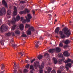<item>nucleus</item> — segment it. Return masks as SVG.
<instances>
[{
  "mask_svg": "<svg viewBox=\"0 0 73 73\" xmlns=\"http://www.w3.org/2000/svg\"><path fill=\"white\" fill-rule=\"evenodd\" d=\"M64 33L66 36L67 37H69L71 34V31L67 28H65L62 29V31H59V34L62 38H64L66 37V36L64 35Z\"/></svg>",
  "mask_w": 73,
  "mask_h": 73,
  "instance_id": "f257e3e1",
  "label": "nucleus"
},
{
  "mask_svg": "<svg viewBox=\"0 0 73 73\" xmlns=\"http://www.w3.org/2000/svg\"><path fill=\"white\" fill-rule=\"evenodd\" d=\"M56 51L57 52H60L61 51V49L59 47H57L56 48L50 49L48 50V52L50 53H52L55 52Z\"/></svg>",
  "mask_w": 73,
  "mask_h": 73,
  "instance_id": "f03ea898",
  "label": "nucleus"
},
{
  "mask_svg": "<svg viewBox=\"0 0 73 73\" xmlns=\"http://www.w3.org/2000/svg\"><path fill=\"white\" fill-rule=\"evenodd\" d=\"M0 31L2 32H4V31H8V26L7 25L4 26V25H3L0 28Z\"/></svg>",
  "mask_w": 73,
  "mask_h": 73,
  "instance_id": "7ed1b4c3",
  "label": "nucleus"
},
{
  "mask_svg": "<svg viewBox=\"0 0 73 73\" xmlns=\"http://www.w3.org/2000/svg\"><path fill=\"white\" fill-rule=\"evenodd\" d=\"M16 22V18L14 17L13 18L12 21H8V24L10 26L11 25V24H13V25H14L15 24V23Z\"/></svg>",
  "mask_w": 73,
  "mask_h": 73,
  "instance_id": "20e7f679",
  "label": "nucleus"
},
{
  "mask_svg": "<svg viewBox=\"0 0 73 73\" xmlns=\"http://www.w3.org/2000/svg\"><path fill=\"white\" fill-rule=\"evenodd\" d=\"M27 17H27V16H26L25 18L26 19L27 23H29V22H30V21H31L30 19H31L32 18V15H31L30 14H28Z\"/></svg>",
  "mask_w": 73,
  "mask_h": 73,
  "instance_id": "39448f33",
  "label": "nucleus"
},
{
  "mask_svg": "<svg viewBox=\"0 0 73 73\" xmlns=\"http://www.w3.org/2000/svg\"><path fill=\"white\" fill-rule=\"evenodd\" d=\"M11 11L10 10H8L7 11V17L8 18V19H9V18H11V16H9L10 15H11Z\"/></svg>",
  "mask_w": 73,
  "mask_h": 73,
  "instance_id": "423d86ee",
  "label": "nucleus"
},
{
  "mask_svg": "<svg viewBox=\"0 0 73 73\" xmlns=\"http://www.w3.org/2000/svg\"><path fill=\"white\" fill-rule=\"evenodd\" d=\"M10 44H12V46L14 48H15V47H16V46H17V44H15V42H14V41H13V40H11Z\"/></svg>",
  "mask_w": 73,
  "mask_h": 73,
  "instance_id": "0eeeda50",
  "label": "nucleus"
},
{
  "mask_svg": "<svg viewBox=\"0 0 73 73\" xmlns=\"http://www.w3.org/2000/svg\"><path fill=\"white\" fill-rule=\"evenodd\" d=\"M12 35L13 36H15V33L13 32L11 33V32H9L5 34V36H9Z\"/></svg>",
  "mask_w": 73,
  "mask_h": 73,
  "instance_id": "6e6552de",
  "label": "nucleus"
},
{
  "mask_svg": "<svg viewBox=\"0 0 73 73\" xmlns=\"http://www.w3.org/2000/svg\"><path fill=\"white\" fill-rule=\"evenodd\" d=\"M5 9L4 7L2 8L1 9H0V15L2 16L3 15V12H5Z\"/></svg>",
  "mask_w": 73,
  "mask_h": 73,
  "instance_id": "1a4fd4ad",
  "label": "nucleus"
},
{
  "mask_svg": "<svg viewBox=\"0 0 73 73\" xmlns=\"http://www.w3.org/2000/svg\"><path fill=\"white\" fill-rule=\"evenodd\" d=\"M66 66L65 68L66 69V70L67 71H68L69 70V67L68 66H69V67L70 68L72 66V64L71 63H68L66 65Z\"/></svg>",
  "mask_w": 73,
  "mask_h": 73,
  "instance_id": "9d476101",
  "label": "nucleus"
},
{
  "mask_svg": "<svg viewBox=\"0 0 73 73\" xmlns=\"http://www.w3.org/2000/svg\"><path fill=\"white\" fill-rule=\"evenodd\" d=\"M17 8L16 7H14V12H13V16L14 17L17 15Z\"/></svg>",
  "mask_w": 73,
  "mask_h": 73,
  "instance_id": "9b49d317",
  "label": "nucleus"
},
{
  "mask_svg": "<svg viewBox=\"0 0 73 73\" xmlns=\"http://www.w3.org/2000/svg\"><path fill=\"white\" fill-rule=\"evenodd\" d=\"M63 54L65 57H69L70 56V54L68 51L64 52Z\"/></svg>",
  "mask_w": 73,
  "mask_h": 73,
  "instance_id": "f8f14e48",
  "label": "nucleus"
},
{
  "mask_svg": "<svg viewBox=\"0 0 73 73\" xmlns=\"http://www.w3.org/2000/svg\"><path fill=\"white\" fill-rule=\"evenodd\" d=\"M2 3L3 5H5V7L7 8H8V5H7V2H5V0H3V1H2Z\"/></svg>",
  "mask_w": 73,
  "mask_h": 73,
  "instance_id": "ddd939ff",
  "label": "nucleus"
},
{
  "mask_svg": "<svg viewBox=\"0 0 73 73\" xmlns=\"http://www.w3.org/2000/svg\"><path fill=\"white\" fill-rule=\"evenodd\" d=\"M39 63V62L38 61L34 63V66L35 68H37V66H39V64H38Z\"/></svg>",
  "mask_w": 73,
  "mask_h": 73,
  "instance_id": "4468645a",
  "label": "nucleus"
},
{
  "mask_svg": "<svg viewBox=\"0 0 73 73\" xmlns=\"http://www.w3.org/2000/svg\"><path fill=\"white\" fill-rule=\"evenodd\" d=\"M60 31V27H57L56 29L55 30V33H57V34H58V32Z\"/></svg>",
  "mask_w": 73,
  "mask_h": 73,
  "instance_id": "2eb2a0df",
  "label": "nucleus"
},
{
  "mask_svg": "<svg viewBox=\"0 0 73 73\" xmlns=\"http://www.w3.org/2000/svg\"><path fill=\"white\" fill-rule=\"evenodd\" d=\"M64 43L65 44H66V45H68V44L70 43V40L68 39H67L66 40L64 41Z\"/></svg>",
  "mask_w": 73,
  "mask_h": 73,
  "instance_id": "dca6fc26",
  "label": "nucleus"
},
{
  "mask_svg": "<svg viewBox=\"0 0 73 73\" xmlns=\"http://www.w3.org/2000/svg\"><path fill=\"white\" fill-rule=\"evenodd\" d=\"M29 31H30L31 32H35V30L34 29V27H30L28 29Z\"/></svg>",
  "mask_w": 73,
  "mask_h": 73,
  "instance_id": "f3484780",
  "label": "nucleus"
},
{
  "mask_svg": "<svg viewBox=\"0 0 73 73\" xmlns=\"http://www.w3.org/2000/svg\"><path fill=\"white\" fill-rule=\"evenodd\" d=\"M44 63L42 62L41 64V65L39 66V68L40 69H42L44 68Z\"/></svg>",
  "mask_w": 73,
  "mask_h": 73,
  "instance_id": "a211bd4d",
  "label": "nucleus"
},
{
  "mask_svg": "<svg viewBox=\"0 0 73 73\" xmlns=\"http://www.w3.org/2000/svg\"><path fill=\"white\" fill-rule=\"evenodd\" d=\"M39 41H38L37 42H36L35 43V47H36V48H38V46H39L38 44H40V43H39Z\"/></svg>",
  "mask_w": 73,
  "mask_h": 73,
  "instance_id": "6ab92c4d",
  "label": "nucleus"
},
{
  "mask_svg": "<svg viewBox=\"0 0 73 73\" xmlns=\"http://www.w3.org/2000/svg\"><path fill=\"white\" fill-rule=\"evenodd\" d=\"M19 27L21 30H23V29H24V25L23 24H21L19 26Z\"/></svg>",
  "mask_w": 73,
  "mask_h": 73,
  "instance_id": "aec40b11",
  "label": "nucleus"
},
{
  "mask_svg": "<svg viewBox=\"0 0 73 73\" xmlns=\"http://www.w3.org/2000/svg\"><path fill=\"white\" fill-rule=\"evenodd\" d=\"M47 69L48 73H50L52 70V68H50L49 67H47L46 68Z\"/></svg>",
  "mask_w": 73,
  "mask_h": 73,
  "instance_id": "412c9836",
  "label": "nucleus"
},
{
  "mask_svg": "<svg viewBox=\"0 0 73 73\" xmlns=\"http://www.w3.org/2000/svg\"><path fill=\"white\" fill-rule=\"evenodd\" d=\"M20 15H22L23 14L24 15H25V11H21L19 12Z\"/></svg>",
  "mask_w": 73,
  "mask_h": 73,
  "instance_id": "4be33fe9",
  "label": "nucleus"
},
{
  "mask_svg": "<svg viewBox=\"0 0 73 73\" xmlns=\"http://www.w3.org/2000/svg\"><path fill=\"white\" fill-rule=\"evenodd\" d=\"M42 57H43V56L40 55H39L37 57L38 59L39 60L42 59Z\"/></svg>",
  "mask_w": 73,
  "mask_h": 73,
  "instance_id": "5701e85b",
  "label": "nucleus"
},
{
  "mask_svg": "<svg viewBox=\"0 0 73 73\" xmlns=\"http://www.w3.org/2000/svg\"><path fill=\"white\" fill-rule=\"evenodd\" d=\"M44 56L46 57L47 58H49V54L48 53H46L44 54Z\"/></svg>",
  "mask_w": 73,
  "mask_h": 73,
  "instance_id": "b1692460",
  "label": "nucleus"
},
{
  "mask_svg": "<svg viewBox=\"0 0 73 73\" xmlns=\"http://www.w3.org/2000/svg\"><path fill=\"white\" fill-rule=\"evenodd\" d=\"M15 33V34H17V35H20V32L19 30H16Z\"/></svg>",
  "mask_w": 73,
  "mask_h": 73,
  "instance_id": "393cba45",
  "label": "nucleus"
},
{
  "mask_svg": "<svg viewBox=\"0 0 73 73\" xmlns=\"http://www.w3.org/2000/svg\"><path fill=\"white\" fill-rule=\"evenodd\" d=\"M27 33L28 35H31L32 33H31V31L28 29V30L27 31Z\"/></svg>",
  "mask_w": 73,
  "mask_h": 73,
  "instance_id": "a878e982",
  "label": "nucleus"
},
{
  "mask_svg": "<svg viewBox=\"0 0 73 73\" xmlns=\"http://www.w3.org/2000/svg\"><path fill=\"white\" fill-rule=\"evenodd\" d=\"M53 59L54 60L55 64H56L57 62V60L54 58H53Z\"/></svg>",
  "mask_w": 73,
  "mask_h": 73,
  "instance_id": "bb28decb",
  "label": "nucleus"
},
{
  "mask_svg": "<svg viewBox=\"0 0 73 73\" xmlns=\"http://www.w3.org/2000/svg\"><path fill=\"white\" fill-rule=\"evenodd\" d=\"M71 61V59L69 58L67 60L65 61V63H68V62H70Z\"/></svg>",
  "mask_w": 73,
  "mask_h": 73,
  "instance_id": "cd10ccee",
  "label": "nucleus"
},
{
  "mask_svg": "<svg viewBox=\"0 0 73 73\" xmlns=\"http://www.w3.org/2000/svg\"><path fill=\"white\" fill-rule=\"evenodd\" d=\"M20 19V17L19 15H18L16 17L17 21H19Z\"/></svg>",
  "mask_w": 73,
  "mask_h": 73,
  "instance_id": "c85d7f7f",
  "label": "nucleus"
},
{
  "mask_svg": "<svg viewBox=\"0 0 73 73\" xmlns=\"http://www.w3.org/2000/svg\"><path fill=\"white\" fill-rule=\"evenodd\" d=\"M63 60L62 59H60L59 60V64H62V62Z\"/></svg>",
  "mask_w": 73,
  "mask_h": 73,
  "instance_id": "c756f323",
  "label": "nucleus"
},
{
  "mask_svg": "<svg viewBox=\"0 0 73 73\" xmlns=\"http://www.w3.org/2000/svg\"><path fill=\"white\" fill-rule=\"evenodd\" d=\"M17 25H14L13 26V27L12 29L14 31L15 30V29L16 28V27Z\"/></svg>",
  "mask_w": 73,
  "mask_h": 73,
  "instance_id": "7c9ffc66",
  "label": "nucleus"
},
{
  "mask_svg": "<svg viewBox=\"0 0 73 73\" xmlns=\"http://www.w3.org/2000/svg\"><path fill=\"white\" fill-rule=\"evenodd\" d=\"M59 46L60 47H62L63 46V44L61 42H60V44H59Z\"/></svg>",
  "mask_w": 73,
  "mask_h": 73,
  "instance_id": "2f4dec72",
  "label": "nucleus"
},
{
  "mask_svg": "<svg viewBox=\"0 0 73 73\" xmlns=\"http://www.w3.org/2000/svg\"><path fill=\"white\" fill-rule=\"evenodd\" d=\"M5 68V66L4 64L2 65V66L1 67V69L2 70H3Z\"/></svg>",
  "mask_w": 73,
  "mask_h": 73,
  "instance_id": "473e14b6",
  "label": "nucleus"
},
{
  "mask_svg": "<svg viewBox=\"0 0 73 73\" xmlns=\"http://www.w3.org/2000/svg\"><path fill=\"white\" fill-rule=\"evenodd\" d=\"M30 69H32V70H34V68H33V65H31L30 66Z\"/></svg>",
  "mask_w": 73,
  "mask_h": 73,
  "instance_id": "72a5a7b5",
  "label": "nucleus"
},
{
  "mask_svg": "<svg viewBox=\"0 0 73 73\" xmlns=\"http://www.w3.org/2000/svg\"><path fill=\"white\" fill-rule=\"evenodd\" d=\"M4 40H1L0 42V43H1V44L2 45H4Z\"/></svg>",
  "mask_w": 73,
  "mask_h": 73,
  "instance_id": "f704fd0d",
  "label": "nucleus"
},
{
  "mask_svg": "<svg viewBox=\"0 0 73 73\" xmlns=\"http://www.w3.org/2000/svg\"><path fill=\"white\" fill-rule=\"evenodd\" d=\"M30 27V25H29L27 24L26 25L25 28H29V27Z\"/></svg>",
  "mask_w": 73,
  "mask_h": 73,
  "instance_id": "c9c22d12",
  "label": "nucleus"
},
{
  "mask_svg": "<svg viewBox=\"0 0 73 73\" xmlns=\"http://www.w3.org/2000/svg\"><path fill=\"white\" fill-rule=\"evenodd\" d=\"M25 14H26V12H27V13H29V11L28 10V9H25Z\"/></svg>",
  "mask_w": 73,
  "mask_h": 73,
  "instance_id": "e433bc0d",
  "label": "nucleus"
},
{
  "mask_svg": "<svg viewBox=\"0 0 73 73\" xmlns=\"http://www.w3.org/2000/svg\"><path fill=\"white\" fill-rule=\"evenodd\" d=\"M55 0H50V3H49V4H50V3H54Z\"/></svg>",
  "mask_w": 73,
  "mask_h": 73,
  "instance_id": "4c0bfd02",
  "label": "nucleus"
},
{
  "mask_svg": "<svg viewBox=\"0 0 73 73\" xmlns=\"http://www.w3.org/2000/svg\"><path fill=\"white\" fill-rule=\"evenodd\" d=\"M24 8V6H23L19 7V9L21 10H23Z\"/></svg>",
  "mask_w": 73,
  "mask_h": 73,
  "instance_id": "58836bf2",
  "label": "nucleus"
},
{
  "mask_svg": "<svg viewBox=\"0 0 73 73\" xmlns=\"http://www.w3.org/2000/svg\"><path fill=\"white\" fill-rule=\"evenodd\" d=\"M24 52H23V53L22 52H19V54L21 56H23L24 54Z\"/></svg>",
  "mask_w": 73,
  "mask_h": 73,
  "instance_id": "ea45409f",
  "label": "nucleus"
},
{
  "mask_svg": "<svg viewBox=\"0 0 73 73\" xmlns=\"http://www.w3.org/2000/svg\"><path fill=\"white\" fill-rule=\"evenodd\" d=\"M21 36L22 37H27V35L24 34H23Z\"/></svg>",
  "mask_w": 73,
  "mask_h": 73,
  "instance_id": "a19ab883",
  "label": "nucleus"
},
{
  "mask_svg": "<svg viewBox=\"0 0 73 73\" xmlns=\"http://www.w3.org/2000/svg\"><path fill=\"white\" fill-rule=\"evenodd\" d=\"M20 3H21V4H24L25 3V1H20Z\"/></svg>",
  "mask_w": 73,
  "mask_h": 73,
  "instance_id": "79ce46f5",
  "label": "nucleus"
},
{
  "mask_svg": "<svg viewBox=\"0 0 73 73\" xmlns=\"http://www.w3.org/2000/svg\"><path fill=\"white\" fill-rule=\"evenodd\" d=\"M64 66H60V69L61 70H64Z\"/></svg>",
  "mask_w": 73,
  "mask_h": 73,
  "instance_id": "37998d69",
  "label": "nucleus"
},
{
  "mask_svg": "<svg viewBox=\"0 0 73 73\" xmlns=\"http://www.w3.org/2000/svg\"><path fill=\"white\" fill-rule=\"evenodd\" d=\"M23 72L24 73H27V72H28V70L25 69L23 70Z\"/></svg>",
  "mask_w": 73,
  "mask_h": 73,
  "instance_id": "c03bdc74",
  "label": "nucleus"
},
{
  "mask_svg": "<svg viewBox=\"0 0 73 73\" xmlns=\"http://www.w3.org/2000/svg\"><path fill=\"white\" fill-rule=\"evenodd\" d=\"M36 60V59H35V58H34L33 60H32L31 62V63H33V62H34V61H35Z\"/></svg>",
  "mask_w": 73,
  "mask_h": 73,
  "instance_id": "a18cd8bd",
  "label": "nucleus"
},
{
  "mask_svg": "<svg viewBox=\"0 0 73 73\" xmlns=\"http://www.w3.org/2000/svg\"><path fill=\"white\" fill-rule=\"evenodd\" d=\"M32 12L33 16H35V11L34 10H32Z\"/></svg>",
  "mask_w": 73,
  "mask_h": 73,
  "instance_id": "49530a36",
  "label": "nucleus"
},
{
  "mask_svg": "<svg viewBox=\"0 0 73 73\" xmlns=\"http://www.w3.org/2000/svg\"><path fill=\"white\" fill-rule=\"evenodd\" d=\"M68 47H69V46L68 45H65L64 46V48H68Z\"/></svg>",
  "mask_w": 73,
  "mask_h": 73,
  "instance_id": "de8ad7c7",
  "label": "nucleus"
},
{
  "mask_svg": "<svg viewBox=\"0 0 73 73\" xmlns=\"http://www.w3.org/2000/svg\"><path fill=\"white\" fill-rule=\"evenodd\" d=\"M14 67L15 68H16V67L17 66V65H16V64L15 62H14Z\"/></svg>",
  "mask_w": 73,
  "mask_h": 73,
  "instance_id": "09e8293b",
  "label": "nucleus"
},
{
  "mask_svg": "<svg viewBox=\"0 0 73 73\" xmlns=\"http://www.w3.org/2000/svg\"><path fill=\"white\" fill-rule=\"evenodd\" d=\"M51 73H56V71L54 70H53L51 72Z\"/></svg>",
  "mask_w": 73,
  "mask_h": 73,
  "instance_id": "8fccbe9b",
  "label": "nucleus"
},
{
  "mask_svg": "<svg viewBox=\"0 0 73 73\" xmlns=\"http://www.w3.org/2000/svg\"><path fill=\"white\" fill-rule=\"evenodd\" d=\"M57 73H61V71L60 70H58L57 71ZM62 73H65V72H62Z\"/></svg>",
  "mask_w": 73,
  "mask_h": 73,
  "instance_id": "3c124183",
  "label": "nucleus"
},
{
  "mask_svg": "<svg viewBox=\"0 0 73 73\" xmlns=\"http://www.w3.org/2000/svg\"><path fill=\"white\" fill-rule=\"evenodd\" d=\"M17 73V70L16 69H14V70L13 73Z\"/></svg>",
  "mask_w": 73,
  "mask_h": 73,
  "instance_id": "603ef678",
  "label": "nucleus"
},
{
  "mask_svg": "<svg viewBox=\"0 0 73 73\" xmlns=\"http://www.w3.org/2000/svg\"><path fill=\"white\" fill-rule=\"evenodd\" d=\"M17 73H23V70H19V72H17Z\"/></svg>",
  "mask_w": 73,
  "mask_h": 73,
  "instance_id": "864d4df0",
  "label": "nucleus"
},
{
  "mask_svg": "<svg viewBox=\"0 0 73 73\" xmlns=\"http://www.w3.org/2000/svg\"><path fill=\"white\" fill-rule=\"evenodd\" d=\"M23 20H24V17H21V21Z\"/></svg>",
  "mask_w": 73,
  "mask_h": 73,
  "instance_id": "5fc2aeb1",
  "label": "nucleus"
},
{
  "mask_svg": "<svg viewBox=\"0 0 73 73\" xmlns=\"http://www.w3.org/2000/svg\"><path fill=\"white\" fill-rule=\"evenodd\" d=\"M59 56L60 57H63V55L62 54H60Z\"/></svg>",
  "mask_w": 73,
  "mask_h": 73,
  "instance_id": "6e6d98bb",
  "label": "nucleus"
},
{
  "mask_svg": "<svg viewBox=\"0 0 73 73\" xmlns=\"http://www.w3.org/2000/svg\"><path fill=\"white\" fill-rule=\"evenodd\" d=\"M43 73V70H40V73Z\"/></svg>",
  "mask_w": 73,
  "mask_h": 73,
  "instance_id": "4d7b16f0",
  "label": "nucleus"
},
{
  "mask_svg": "<svg viewBox=\"0 0 73 73\" xmlns=\"http://www.w3.org/2000/svg\"><path fill=\"white\" fill-rule=\"evenodd\" d=\"M29 64H28L26 66V68H27V69H28L29 68Z\"/></svg>",
  "mask_w": 73,
  "mask_h": 73,
  "instance_id": "13d9d810",
  "label": "nucleus"
},
{
  "mask_svg": "<svg viewBox=\"0 0 73 73\" xmlns=\"http://www.w3.org/2000/svg\"><path fill=\"white\" fill-rule=\"evenodd\" d=\"M23 23H26V20L25 19L24 20H23Z\"/></svg>",
  "mask_w": 73,
  "mask_h": 73,
  "instance_id": "bf43d9fd",
  "label": "nucleus"
},
{
  "mask_svg": "<svg viewBox=\"0 0 73 73\" xmlns=\"http://www.w3.org/2000/svg\"><path fill=\"white\" fill-rule=\"evenodd\" d=\"M39 39H40V40H42L43 38H42V36H40L39 38Z\"/></svg>",
  "mask_w": 73,
  "mask_h": 73,
  "instance_id": "052dcab7",
  "label": "nucleus"
},
{
  "mask_svg": "<svg viewBox=\"0 0 73 73\" xmlns=\"http://www.w3.org/2000/svg\"><path fill=\"white\" fill-rule=\"evenodd\" d=\"M66 14V13H65L63 12L62 14V15H64V16H65V15Z\"/></svg>",
  "mask_w": 73,
  "mask_h": 73,
  "instance_id": "680f3d73",
  "label": "nucleus"
},
{
  "mask_svg": "<svg viewBox=\"0 0 73 73\" xmlns=\"http://www.w3.org/2000/svg\"><path fill=\"white\" fill-rule=\"evenodd\" d=\"M30 73H33V70L30 71Z\"/></svg>",
  "mask_w": 73,
  "mask_h": 73,
  "instance_id": "e2e57ef3",
  "label": "nucleus"
},
{
  "mask_svg": "<svg viewBox=\"0 0 73 73\" xmlns=\"http://www.w3.org/2000/svg\"><path fill=\"white\" fill-rule=\"evenodd\" d=\"M47 33V35H48V36H50V35H51L52 36V35L48 33Z\"/></svg>",
  "mask_w": 73,
  "mask_h": 73,
  "instance_id": "0e129e2a",
  "label": "nucleus"
},
{
  "mask_svg": "<svg viewBox=\"0 0 73 73\" xmlns=\"http://www.w3.org/2000/svg\"><path fill=\"white\" fill-rule=\"evenodd\" d=\"M25 62H27V63L28 62V61L27 60H25Z\"/></svg>",
  "mask_w": 73,
  "mask_h": 73,
  "instance_id": "69168bd1",
  "label": "nucleus"
},
{
  "mask_svg": "<svg viewBox=\"0 0 73 73\" xmlns=\"http://www.w3.org/2000/svg\"><path fill=\"white\" fill-rule=\"evenodd\" d=\"M70 62H71V63H73V60H71V61H70Z\"/></svg>",
  "mask_w": 73,
  "mask_h": 73,
  "instance_id": "338daca9",
  "label": "nucleus"
},
{
  "mask_svg": "<svg viewBox=\"0 0 73 73\" xmlns=\"http://www.w3.org/2000/svg\"><path fill=\"white\" fill-rule=\"evenodd\" d=\"M4 71H1V72L0 73H4Z\"/></svg>",
  "mask_w": 73,
  "mask_h": 73,
  "instance_id": "774afa93",
  "label": "nucleus"
}]
</instances>
